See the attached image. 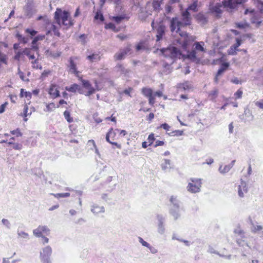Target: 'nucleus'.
I'll return each mask as SVG.
<instances>
[{"instance_id": "obj_21", "label": "nucleus", "mask_w": 263, "mask_h": 263, "mask_svg": "<svg viewBox=\"0 0 263 263\" xmlns=\"http://www.w3.org/2000/svg\"><path fill=\"white\" fill-rule=\"evenodd\" d=\"M101 56L100 55V52L92 53V54L87 56V59L91 63L95 62H98L100 61Z\"/></svg>"}, {"instance_id": "obj_58", "label": "nucleus", "mask_w": 263, "mask_h": 263, "mask_svg": "<svg viewBox=\"0 0 263 263\" xmlns=\"http://www.w3.org/2000/svg\"><path fill=\"white\" fill-rule=\"evenodd\" d=\"M10 99L12 103H15L17 99V96L15 95H9Z\"/></svg>"}, {"instance_id": "obj_39", "label": "nucleus", "mask_w": 263, "mask_h": 263, "mask_svg": "<svg viewBox=\"0 0 263 263\" xmlns=\"http://www.w3.org/2000/svg\"><path fill=\"white\" fill-rule=\"evenodd\" d=\"M183 132L182 130H174L171 133H168L167 134L170 136H179L183 135Z\"/></svg>"}, {"instance_id": "obj_33", "label": "nucleus", "mask_w": 263, "mask_h": 263, "mask_svg": "<svg viewBox=\"0 0 263 263\" xmlns=\"http://www.w3.org/2000/svg\"><path fill=\"white\" fill-rule=\"evenodd\" d=\"M125 18L128 20V17H126L125 15H123L120 16H113L112 20L114 21L116 23L119 24Z\"/></svg>"}, {"instance_id": "obj_4", "label": "nucleus", "mask_w": 263, "mask_h": 263, "mask_svg": "<svg viewBox=\"0 0 263 263\" xmlns=\"http://www.w3.org/2000/svg\"><path fill=\"white\" fill-rule=\"evenodd\" d=\"M201 179L199 178H191L187 186V190L192 193L199 192L201 187Z\"/></svg>"}, {"instance_id": "obj_63", "label": "nucleus", "mask_w": 263, "mask_h": 263, "mask_svg": "<svg viewBox=\"0 0 263 263\" xmlns=\"http://www.w3.org/2000/svg\"><path fill=\"white\" fill-rule=\"evenodd\" d=\"M132 91H133V88H132V87H129V88H128L127 89H125V90L123 91V92H124L125 94H126V95H128V96H129L131 97V96H130V92H131Z\"/></svg>"}, {"instance_id": "obj_43", "label": "nucleus", "mask_w": 263, "mask_h": 263, "mask_svg": "<svg viewBox=\"0 0 263 263\" xmlns=\"http://www.w3.org/2000/svg\"><path fill=\"white\" fill-rule=\"evenodd\" d=\"M25 33L30 34L31 36H34L37 34V31L33 29L27 28L25 30Z\"/></svg>"}, {"instance_id": "obj_45", "label": "nucleus", "mask_w": 263, "mask_h": 263, "mask_svg": "<svg viewBox=\"0 0 263 263\" xmlns=\"http://www.w3.org/2000/svg\"><path fill=\"white\" fill-rule=\"evenodd\" d=\"M243 91L241 88H239L237 90V91L234 93V96L235 99H241L242 96Z\"/></svg>"}, {"instance_id": "obj_12", "label": "nucleus", "mask_w": 263, "mask_h": 263, "mask_svg": "<svg viewBox=\"0 0 263 263\" xmlns=\"http://www.w3.org/2000/svg\"><path fill=\"white\" fill-rule=\"evenodd\" d=\"M130 51L129 47H127L125 49L121 50L120 52L116 53L114 58L116 60L119 61L125 58V55Z\"/></svg>"}, {"instance_id": "obj_64", "label": "nucleus", "mask_w": 263, "mask_h": 263, "mask_svg": "<svg viewBox=\"0 0 263 263\" xmlns=\"http://www.w3.org/2000/svg\"><path fill=\"white\" fill-rule=\"evenodd\" d=\"M255 105L260 109H263V100L255 102Z\"/></svg>"}, {"instance_id": "obj_15", "label": "nucleus", "mask_w": 263, "mask_h": 263, "mask_svg": "<svg viewBox=\"0 0 263 263\" xmlns=\"http://www.w3.org/2000/svg\"><path fill=\"white\" fill-rule=\"evenodd\" d=\"M78 59V58L76 57L74 58L71 57L69 59V70L76 75L79 74V71L77 70L76 64L74 62V60Z\"/></svg>"}, {"instance_id": "obj_46", "label": "nucleus", "mask_w": 263, "mask_h": 263, "mask_svg": "<svg viewBox=\"0 0 263 263\" xmlns=\"http://www.w3.org/2000/svg\"><path fill=\"white\" fill-rule=\"evenodd\" d=\"M103 209L102 207H100L97 205L93 206L92 208L91 209V211L93 213H98L99 212H101L103 211Z\"/></svg>"}, {"instance_id": "obj_29", "label": "nucleus", "mask_w": 263, "mask_h": 263, "mask_svg": "<svg viewBox=\"0 0 263 263\" xmlns=\"http://www.w3.org/2000/svg\"><path fill=\"white\" fill-rule=\"evenodd\" d=\"M218 94V90L217 89H215L209 93V98L210 100L214 101L217 98Z\"/></svg>"}, {"instance_id": "obj_6", "label": "nucleus", "mask_w": 263, "mask_h": 263, "mask_svg": "<svg viewBox=\"0 0 263 263\" xmlns=\"http://www.w3.org/2000/svg\"><path fill=\"white\" fill-rule=\"evenodd\" d=\"M33 233L37 237H43L44 235H48L50 233V230L46 226H39L33 231Z\"/></svg>"}, {"instance_id": "obj_25", "label": "nucleus", "mask_w": 263, "mask_h": 263, "mask_svg": "<svg viewBox=\"0 0 263 263\" xmlns=\"http://www.w3.org/2000/svg\"><path fill=\"white\" fill-rule=\"evenodd\" d=\"M24 55H25L24 53V49L22 50L15 51L14 59L19 61L21 59H24Z\"/></svg>"}, {"instance_id": "obj_17", "label": "nucleus", "mask_w": 263, "mask_h": 263, "mask_svg": "<svg viewBox=\"0 0 263 263\" xmlns=\"http://www.w3.org/2000/svg\"><path fill=\"white\" fill-rule=\"evenodd\" d=\"M33 51H34V48H33V46H31V48H24V54L26 55L29 60H32V61L35 59Z\"/></svg>"}, {"instance_id": "obj_41", "label": "nucleus", "mask_w": 263, "mask_h": 263, "mask_svg": "<svg viewBox=\"0 0 263 263\" xmlns=\"http://www.w3.org/2000/svg\"><path fill=\"white\" fill-rule=\"evenodd\" d=\"M179 88L182 89L183 90H186L190 89L191 88V86L189 82L186 81L182 83H180L179 84Z\"/></svg>"}, {"instance_id": "obj_1", "label": "nucleus", "mask_w": 263, "mask_h": 263, "mask_svg": "<svg viewBox=\"0 0 263 263\" xmlns=\"http://www.w3.org/2000/svg\"><path fill=\"white\" fill-rule=\"evenodd\" d=\"M192 24V18L190 12L184 11L181 13V21H179L177 17H173L171 20L170 30L172 32L176 31L178 33L181 38L177 40L179 46L186 50L191 43L195 41L196 37L194 35H191L186 32L181 31V28L189 26Z\"/></svg>"}, {"instance_id": "obj_10", "label": "nucleus", "mask_w": 263, "mask_h": 263, "mask_svg": "<svg viewBox=\"0 0 263 263\" xmlns=\"http://www.w3.org/2000/svg\"><path fill=\"white\" fill-rule=\"evenodd\" d=\"M83 87L88 89V91L86 93L85 96H89L95 92V89L91 86L89 81L82 79L81 80Z\"/></svg>"}, {"instance_id": "obj_26", "label": "nucleus", "mask_w": 263, "mask_h": 263, "mask_svg": "<svg viewBox=\"0 0 263 263\" xmlns=\"http://www.w3.org/2000/svg\"><path fill=\"white\" fill-rule=\"evenodd\" d=\"M20 97L21 98L25 97L29 100L31 98L32 94L29 91H25L23 88L21 89Z\"/></svg>"}, {"instance_id": "obj_62", "label": "nucleus", "mask_w": 263, "mask_h": 263, "mask_svg": "<svg viewBox=\"0 0 263 263\" xmlns=\"http://www.w3.org/2000/svg\"><path fill=\"white\" fill-rule=\"evenodd\" d=\"M117 37L119 38L121 41H123L126 39H127L128 36L126 35H124L123 34H119L117 35Z\"/></svg>"}, {"instance_id": "obj_56", "label": "nucleus", "mask_w": 263, "mask_h": 263, "mask_svg": "<svg viewBox=\"0 0 263 263\" xmlns=\"http://www.w3.org/2000/svg\"><path fill=\"white\" fill-rule=\"evenodd\" d=\"M154 117H155L154 114L153 112H151V113L149 114V115L146 116V120L147 121H148L149 123H150L153 120Z\"/></svg>"}, {"instance_id": "obj_3", "label": "nucleus", "mask_w": 263, "mask_h": 263, "mask_svg": "<svg viewBox=\"0 0 263 263\" xmlns=\"http://www.w3.org/2000/svg\"><path fill=\"white\" fill-rule=\"evenodd\" d=\"M205 44L203 42H195L193 45L194 49L191 51L188 50V48L186 50H184L182 48L183 51H187V58L192 61H196L198 60L197 58V53L198 52H201L204 53L206 52V49L204 48Z\"/></svg>"}, {"instance_id": "obj_28", "label": "nucleus", "mask_w": 263, "mask_h": 263, "mask_svg": "<svg viewBox=\"0 0 263 263\" xmlns=\"http://www.w3.org/2000/svg\"><path fill=\"white\" fill-rule=\"evenodd\" d=\"M141 92L147 98L153 94V90L150 88L143 87L141 90Z\"/></svg>"}, {"instance_id": "obj_59", "label": "nucleus", "mask_w": 263, "mask_h": 263, "mask_svg": "<svg viewBox=\"0 0 263 263\" xmlns=\"http://www.w3.org/2000/svg\"><path fill=\"white\" fill-rule=\"evenodd\" d=\"M8 103L7 102H5L4 104H2L0 106V114L3 113L5 110V108L7 105Z\"/></svg>"}, {"instance_id": "obj_31", "label": "nucleus", "mask_w": 263, "mask_h": 263, "mask_svg": "<svg viewBox=\"0 0 263 263\" xmlns=\"http://www.w3.org/2000/svg\"><path fill=\"white\" fill-rule=\"evenodd\" d=\"M63 115L64 116L65 119L69 123L73 122V118L71 117L70 112L68 110H65L64 113Z\"/></svg>"}, {"instance_id": "obj_38", "label": "nucleus", "mask_w": 263, "mask_h": 263, "mask_svg": "<svg viewBox=\"0 0 263 263\" xmlns=\"http://www.w3.org/2000/svg\"><path fill=\"white\" fill-rule=\"evenodd\" d=\"M51 72L52 71L50 70H44L40 76L41 79L43 80L45 79L47 77L51 74Z\"/></svg>"}, {"instance_id": "obj_8", "label": "nucleus", "mask_w": 263, "mask_h": 263, "mask_svg": "<svg viewBox=\"0 0 263 263\" xmlns=\"http://www.w3.org/2000/svg\"><path fill=\"white\" fill-rule=\"evenodd\" d=\"M248 0H223V7L229 9L235 8L237 4H241L246 2Z\"/></svg>"}, {"instance_id": "obj_11", "label": "nucleus", "mask_w": 263, "mask_h": 263, "mask_svg": "<svg viewBox=\"0 0 263 263\" xmlns=\"http://www.w3.org/2000/svg\"><path fill=\"white\" fill-rule=\"evenodd\" d=\"M218 61L220 62L221 64L220 68L217 71V76H220L229 68L230 63L229 62H225L223 57L219 59Z\"/></svg>"}, {"instance_id": "obj_22", "label": "nucleus", "mask_w": 263, "mask_h": 263, "mask_svg": "<svg viewBox=\"0 0 263 263\" xmlns=\"http://www.w3.org/2000/svg\"><path fill=\"white\" fill-rule=\"evenodd\" d=\"M197 21L202 24H205L208 22V18L204 14L199 12L195 16Z\"/></svg>"}, {"instance_id": "obj_54", "label": "nucleus", "mask_w": 263, "mask_h": 263, "mask_svg": "<svg viewBox=\"0 0 263 263\" xmlns=\"http://www.w3.org/2000/svg\"><path fill=\"white\" fill-rule=\"evenodd\" d=\"M254 3L256 6L260 9H263V2L261 0H253Z\"/></svg>"}, {"instance_id": "obj_42", "label": "nucleus", "mask_w": 263, "mask_h": 263, "mask_svg": "<svg viewBox=\"0 0 263 263\" xmlns=\"http://www.w3.org/2000/svg\"><path fill=\"white\" fill-rule=\"evenodd\" d=\"M147 142L148 143V146H151L154 143L155 140V135L154 133H151L149 135L147 138Z\"/></svg>"}, {"instance_id": "obj_13", "label": "nucleus", "mask_w": 263, "mask_h": 263, "mask_svg": "<svg viewBox=\"0 0 263 263\" xmlns=\"http://www.w3.org/2000/svg\"><path fill=\"white\" fill-rule=\"evenodd\" d=\"M51 253L52 249L49 246L45 247L43 250V252L41 253V255L42 257L43 263H48V260L46 257L49 256L51 254Z\"/></svg>"}, {"instance_id": "obj_5", "label": "nucleus", "mask_w": 263, "mask_h": 263, "mask_svg": "<svg viewBox=\"0 0 263 263\" xmlns=\"http://www.w3.org/2000/svg\"><path fill=\"white\" fill-rule=\"evenodd\" d=\"M116 131V130H114L112 128H111L106 134V140L112 145H115L117 148L120 149L121 148V144L116 142L118 139Z\"/></svg>"}, {"instance_id": "obj_19", "label": "nucleus", "mask_w": 263, "mask_h": 263, "mask_svg": "<svg viewBox=\"0 0 263 263\" xmlns=\"http://www.w3.org/2000/svg\"><path fill=\"white\" fill-rule=\"evenodd\" d=\"M32 112V110L31 109L29 110L28 105L25 104L24 105L23 112L21 113V116L24 117V121L25 122H26L28 120V118L27 117L30 116Z\"/></svg>"}, {"instance_id": "obj_48", "label": "nucleus", "mask_w": 263, "mask_h": 263, "mask_svg": "<svg viewBox=\"0 0 263 263\" xmlns=\"http://www.w3.org/2000/svg\"><path fill=\"white\" fill-rule=\"evenodd\" d=\"M235 26L237 28L239 29H245L249 26V24L247 23H236L235 24Z\"/></svg>"}, {"instance_id": "obj_18", "label": "nucleus", "mask_w": 263, "mask_h": 263, "mask_svg": "<svg viewBox=\"0 0 263 263\" xmlns=\"http://www.w3.org/2000/svg\"><path fill=\"white\" fill-rule=\"evenodd\" d=\"M248 192V187L246 182L242 181L241 184L238 186V193L240 197L244 196V193Z\"/></svg>"}, {"instance_id": "obj_44", "label": "nucleus", "mask_w": 263, "mask_h": 263, "mask_svg": "<svg viewBox=\"0 0 263 263\" xmlns=\"http://www.w3.org/2000/svg\"><path fill=\"white\" fill-rule=\"evenodd\" d=\"M160 128H163L166 132H168L170 130L171 126L167 123H164L161 124V125H160V126H159L157 127V129H160Z\"/></svg>"}, {"instance_id": "obj_34", "label": "nucleus", "mask_w": 263, "mask_h": 263, "mask_svg": "<svg viewBox=\"0 0 263 263\" xmlns=\"http://www.w3.org/2000/svg\"><path fill=\"white\" fill-rule=\"evenodd\" d=\"M152 6L155 10L159 11L160 9L161 2L158 0H154L152 3Z\"/></svg>"}, {"instance_id": "obj_60", "label": "nucleus", "mask_w": 263, "mask_h": 263, "mask_svg": "<svg viewBox=\"0 0 263 263\" xmlns=\"http://www.w3.org/2000/svg\"><path fill=\"white\" fill-rule=\"evenodd\" d=\"M164 142L163 141L157 140L156 141L155 144L154 145V147H156L159 146H163L164 145Z\"/></svg>"}, {"instance_id": "obj_20", "label": "nucleus", "mask_w": 263, "mask_h": 263, "mask_svg": "<svg viewBox=\"0 0 263 263\" xmlns=\"http://www.w3.org/2000/svg\"><path fill=\"white\" fill-rule=\"evenodd\" d=\"M65 89L70 92L76 93L77 91H79V93H82L80 86L76 83H74L70 86H66Z\"/></svg>"}, {"instance_id": "obj_35", "label": "nucleus", "mask_w": 263, "mask_h": 263, "mask_svg": "<svg viewBox=\"0 0 263 263\" xmlns=\"http://www.w3.org/2000/svg\"><path fill=\"white\" fill-rule=\"evenodd\" d=\"M9 145H12V148L15 150H21L22 148V145L18 143H14L12 141H8Z\"/></svg>"}, {"instance_id": "obj_53", "label": "nucleus", "mask_w": 263, "mask_h": 263, "mask_svg": "<svg viewBox=\"0 0 263 263\" xmlns=\"http://www.w3.org/2000/svg\"><path fill=\"white\" fill-rule=\"evenodd\" d=\"M69 128L71 132H75L77 130L78 126L75 124L72 123L69 125Z\"/></svg>"}, {"instance_id": "obj_50", "label": "nucleus", "mask_w": 263, "mask_h": 263, "mask_svg": "<svg viewBox=\"0 0 263 263\" xmlns=\"http://www.w3.org/2000/svg\"><path fill=\"white\" fill-rule=\"evenodd\" d=\"M16 37L19 41L22 42L24 44H26L27 42V39L20 33H17L16 34Z\"/></svg>"}, {"instance_id": "obj_7", "label": "nucleus", "mask_w": 263, "mask_h": 263, "mask_svg": "<svg viewBox=\"0 0 263 263\" xmlns=\"http://www.w3.org/2000/svg\"><path fill=\"white\" fill-rule=\"evenodd\" d=\"M59 86L55 83L51 84L48 88V93L52 99H55L60 96Z\"/></svg>"}, {"instance_id": "obj_2", "label": "nucleus", "mask_w": 263, "mask_h": 263, "mask_svg": "<svg viewBox=\"0 0 263 263\" xmlns=\"http://www.w3.org/2000/svg\"><path fill=\"white\" fill-rule=\"evenodd\" d=\"M54 20L60 26H64L68 29L74 24L70 13L66 11H62L61 9H57L54 13Z\"/></svg>"}, {"instance_id": "obj_61", "label": "nucleus", "mask_w": 263, "mask_h": 263, "mask_svg": "<svg viewBox=\"0 0 263 263\" xmlns=\"http://www.w3.org/2000/svg\"><path fill=\"white\" fill-rule=\"evenodd\" d=\"M228 53L229 55H236L237 54V52H236L231 46L228 50Z\"/></svg>"}, {"instance_id": "obj_51", "label": "nucleus", "mask_w": 263, "mask_h": 263, "mask_svg": "<svg viewBox=\"0 0 263 263\" xmlns=\"http://www.w3.org/2000/svg\"><path fill=\"white\" fill-rule=\"evenodd\" d=\"M147 98L148 99V103L151 105L154 106V104L155 103V96L154 95V93L151 96L147 97Z\"/></svg>"}, {"instance_id": "obj_52", "label": "nucleus", "mask_w": 263, "mask_h": 263, "mask_svg": "<svg viewBox=\"0 0 263 263\" xmlns=\"http://www.w3.org/2000/svg\"><path fill=\"white\" fill-rule=\"evenodd\" d=\"M10 133L12 135H15L17 137H21L22 136V134L19 128L11 130Z\"/></svg>"}, {"instance_id": "obj_23", "label": "nucleus", "mask_w": 263, "mask_h": 263, "mask_svg": "<svg viewBox=\"0 0 263 263\" xmlns=\"http://www.w3.org/2000/svg\"><path fill=\"white\" fill-rule=\"evenodd\" d=\"M189 10H192L194 12L198 11V1L196 0L194 1L192 4H191L190 5L188 6L187 9L185 11H189Z\"/></svg>"}, {"instance_id": "obj_37", "label": "nucleus", "mask_w": 263, "mask_h": 263, "mask_svg": "<svg viewBox=\"0 0 263 263\" xmlns=\"http://www.w3.org/2000/svg\"><path fill=\"white\" fill-rule=\"evenodd\" d=\"M94 18L95 20H99L101 22L104 20L103 15L100 10H98L96 12Z\"/></svg>"}, {"instance_id": "obj_49", "label": "nucleus", "mask_w": 263, "mask_h": 263, "mask_svg": "<svg viewBox=\"0 0 263 263\" xmlns=\"http://www.w3.org/2000/svg\"><path fill=\"white\" fill-rule=\"evenodd\" d=\"M170 50L171 51L172 54H174V56H177L178 55H180L181 54L179 50L175 47L170 48Z\"/></svg>"}, {"instance_id": "obj_9", "label": "nucleus", "mask_w": 263, "mask_h": 263, "mask_svg": "<svg viewBox=\"0 0 263 263\" xmlns=\"http://www.w3.org/2000/svg\"><path fill=\"white\" fill-rule=\"evenodd\" d=\"M223 4L217 3L215 5L210 8V11L211 13L214 14L217 17L220 18L222 13V9L223 8Z\"/></svg>"}, {"instance_id": "obj_30", "label": "nucleus", "mask_w": 263, "mask_h": 263, "mask_svg": "<svg viewBox=\"0 0 263 263\" xmlns=\"http://www.w3.org/2000/svg\"><path fill=\"white\" fill-rule=\"evenodd\" d=\"M32 67L33 69H42V67L41 65L39 63V60L37 59H35L34 60L31 61Z\"/></svg>"}, {"instance_id": "obj_24", "label": "nucleus", "mask_w": 263, "mask_h": 263, "mask_svg": "<svg viewBox=\"0 0 263 263\" xmlns=\"http://www.w3.org/2000/svg\"><path fill=\"white\" fill-rule=\"evenodd\" d=\"M235 161V160L232 161V164L231 165H225L223 166L221 165L219 168V171L222 173H225L228 172L230 170V169L231 168L232 166L233 165Z\"/></svg>"}, {"instance_id": "obj_32", "label": "nucleus", "mask_w": 263, "mask_h": 263, "mask_svg": "<svg viewBox=\"0 0 263 263\" xmlns=\"http://www.w3.org/2000/svg\"><path fill=\"white\" fill-rule=\"evenodd\" d=\"M46 110L47 111L50 112V111L53 110L54 109H55L56 108H59V105H57V106H56L55 104L54 103L52 102V103L47 104L46 105Z\"/></svg>"}, {"instance_id": "obj_14", "label": "nucleus", "mask_w": 263, "mask_h": 263, "mask_svg": "<svg viewBox=\"0 0 263 263\" xmlns=\"http://www.w3.org/2000/svg\"><path fill=\"white\" fill-rule=\"evenodd\" d=\"M45 37V35H38L33 38V40L32 41L31 44L32 46H33V48H34V51H36L37 53L39 52V48L36 43L39 41L43 40Z\"/></svg>"}, {"instance_id": "obj_57", "label": "nucleus", "mask_w": 263, "mask_h": 263, "mask_svg": "<svg viewBox=\"0 0 263 263\" xmlns=\"http://www.w3.org/2000/svg\"><path fill=\"white\" fill-rule=\"evenodd\" d=\"M139 240L140 242L144 247H146L147 248H149L150 245L149 243H148L146 241H144L142 238L139 237Z\"/></svg>"}, {"instance_id": "obj_16", "label": "nucleus", "mask_w": 263, "mask_h": 263, "mask_svg": "<svg viewBox=\"0 0 263 263\" xmlns=\"http://www.w3.org/2000/svg\"><path fill=\"white\" fill-rule=\"evenodd\" d=\"M165 27L164 25H160L157 28L156 30V41L157 42L160 41L162 39L163 35L165 34Z\"/></svg>"}, {"instance_id": "obj_27", "label": "nucleus", "mask_w": 263, "mask_h": 263, "mask_svg": "<svg viewBox=\"0 0 263 263\" xmlns=\"http://www.w3.org/2000/svg\"><path fill=\"white\" fill-rule=\"evenodd\" d=\"M51 31H53L55 35L57 36H60V33L59 31V28L53 24H51V29L47 31L46 35H48Z\"/></svg>"}, {"instance_id": "obj_36", "label": "nucleus", "mask_w": 263, "mask_h": 263, "mask_svg": "<svg viewBox=\"0 0 263 263\" xmlns=\"http://www.w3.org/2000/svg\"><path fill=\"white\" fill-rule=\"evenodd\" d=\"M146 46L145 45V41H141L137 45L136 49L137 51H139L141 49H145Z\"/></svg>"}, {"instance_id": "obj_55", "label": "nucleus", "mask_w": 263, "mask_h": 263, "mask_svg": "<svg viewBox=\"0 0 263 263\" xmlns=\"http://www.w3.org/2000/svg\"><path fill=\"white\" fill-rule=\"evenodd\" d=\"M117 67L123 73H127L128 71L125 69L122 64H118Z\"/></svg>"}, {"instance_id": "obj_47", "label": "nucleus", "mask_w": 263, "mask_h": 263, "mask_svg": "<svg viewBox=\"0 0 263 263\" xmlns=\"http://www.w3.org/2000/svg\"><path fill=\"white\" fill-rule=\"evenodd\" d=\"M105 28L106 29H110L116 32H117L118 31L116 29V27L115 25L112 23H109L106 24L105 26Z\"/></svg>"}, {"instance_id": "obj_40", "label": "nucleus", "mask_w": 263, "mask_h": 263, "mask_svg": "<svg viewBox=\"0 0 263 263\" xmlns=\"http://www.w3.org/2000/svg\"><path fill=\"white\" fill-rule=\"evenodd\" d=\"M51 195H52L54 197L57 198H65L70 196V193H69L52 194Z\"/></svg>"}]
</instances>
